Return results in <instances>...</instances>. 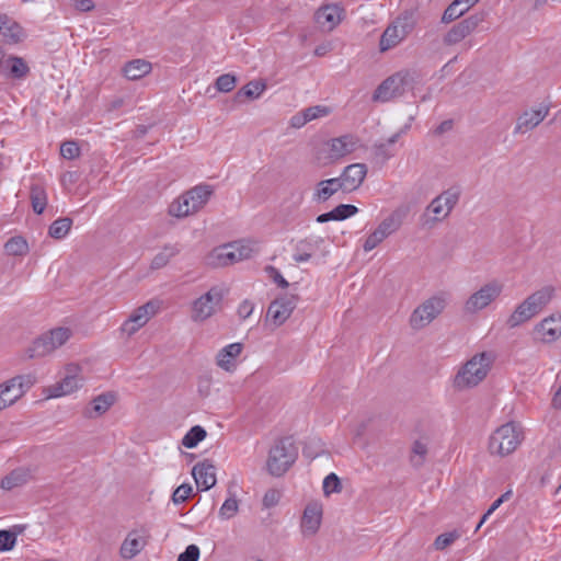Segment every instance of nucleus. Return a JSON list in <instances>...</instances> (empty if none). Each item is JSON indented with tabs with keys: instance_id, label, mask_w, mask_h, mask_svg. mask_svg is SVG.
I'll list each match as a JSON object with an SVG mask.
<instances>
[{
	"instance_id": "nucleus-21",
	"label": "nucleus",
	"mask_w": 561,
	"mask_h": 561,
	"mask_svg": "<svg viewBox=\"0 0 561 561\" xmlns=\"http://www.w3.org/2000/svg\"><path fill=\"white\" fill-rule=\"evenodd\" d=\"M343 12L340 5L328 4L317 10L314 19L321 27L332 31L341 22Z\"/></svg>"
},
{
	"instance_id": "nucleus-20",
	"label": "nucleus",
	"mask_w": 561,
	"mask_h": 561,
	"mask_svg": "<svg viewBox=\"0 0 561 561\" xmlns=\"http://www.w3.org/2000/svg\"><path fill=\"white\" fill-rule=\"evenodd\" d=\"M535 331L543 342H554L561 336V313L545 318L535 327Z\"/></svg>"
},
{
	"instance_id": "nucleus-7",
	"label": "nucleus",
	"mask_w": 561,
	"mask_h": 561,
	"mask_svg": "<svg viewBox=\"0 0 561 561\" xmlns=\"http://www.w3.org/2000/svg\"><path fill=\"white\" fill-rule=\"evenodd\" d=\"M447 301L444 295L433 296L421 304L410 317V325L414 330H421L428 325L446 308Z\"/></svg>"
},
{
	"instance_id": "nucleus-11",
	"label": "nucleus",
	"mask_w": 561,
	"mask_h": 561,
	"mask_svg": "<svg viewBox=\"0 0 561 561\" xmlns=\"http://www.w3.org/2000/svg\"><path fill=\"white\" fill-rule=\"evenodd\" d=\"M410 75L398 72L387 78L375 91L374 100L388 102L394 98L403 95L407 87L410 84Z\"/></svg>"
},
{
	"instance_id": "nucleus-41",
	"label": "nucleus",
	"mask_w": 561,
	"mask_h": 561,
	"mask_svg": "<svg viewBox=\"0 0 561 561\" xmlns=\"http://www.w3.org/2000/svg\"><path fill=\"white\" fill-rule=\"evenodd\" d=\"M9 255L23 256L28 252L27 241L23 237H12L4 244Z\"/></svg>"
},
{
	"instance_id": "nucleus-54",
	"label": "nucleus",
	"mask_w": 561,
	"mask_h": 561,
	"mask_svg": "<svg viewBox=\"0 0 561 561\" xmlns=\"http://www.w3.org/2000/svg\"><path fill=\"white\" fill-rule=\"evenodd\" d=\"M60 154L65 159L72 160L80 154V148L73 140L64 141L60 146Z\"/></svg>"
},
{
	"instance_id": "nucleus-36",
	"label": "nucleus",
	"mask_w": 561,
	"mask_h": 561,
	"mask_svg": "<svg viewBox=\"0 0 561 561\" xmlns=\"http://www.w3.org/2000/svg\"><path fill=\"white\" fill-rule=\"evenodd\" d=\"M8 73L7 76L12 79H24L30 72V67L23 58L18 56H10L7 59Z\"/></svg>"
},
{
	"instance_id": "nucleus-30",
	"label": "nucleus",
	"mask_w": 561,
	"mask_h": 561,
	"mask_svg": "<svg viewBox=\"0 0 561 561\" xmlns=\"http://www.w3.org/2000/svg\"><path fill=\"white\" fill-rule=\"evenodd\" d=\"M146 545V540L137 535V531H130L121 546V556L124 559H131L138 554Z\"/></svg>"
},
{
	"instance_id": "nucleus-24",
	"label": "nucleus",
	"mask_w": 561,
	"mask_h": 561,
	"mask_svg": "<svg viewBox=\"0 0 561 561\" xmlns=\"http://www.w3.org/2000/svg\"><path fill=\"white\" fill-rule=\"evenodd\" d=\"M0 34L10 44H16L24 37L22 26L7 14H0Z\"/></svg>"
},
{
	"instance_id": "nucleus-44",
	"label": "nucleus",
	"mask_w": 561,
	"mask_h": 561,
	"mask_svg": "<svg viewBox=\"0 0 561 561\" xmlns=\"http://www.w3.org/2000/svg\"><path fill=\"white\" fill-rule=\"evenodd\" d=\"M206 437V431L201 425L193 426L183 437L182 445L186 448H194Z\"/></svg>"
},
{
	"instance_id": "nucleus-27",
	"label": "nucleus",
	"mask_w": 561,
	"mask_h": 561,
	"mask_svg": "<svg viewBox=\"0 0 561 561\" xmlns=\"http://www.w3.org/2000/svg\"><path fill=\"white\" fill-rule=\"evenodd\" d=\"M554 293L556 288L551 285H547L529 295L526 300L531 306L533 311L538 314L552 300Z\"/></svg>"
},
{
	"instance_id": "nucleus-4",
	"label": "nucleus",
	"mask_w": 561,
	"mask_h": 561,
	"mask_svg": "<svg viewBox=\"0 0 561 561\" xmlns=\"http://www.w3.org/2000/svg\"><path fill=\"white\" fill-rule=\"evenodd\" d=\"M71 330L68 328H55L35 339L26 348L25 354L31 359L47 356L64 345L71 337Z\"/></svg>"
},
{
	"instance_id": "nucleus-52",
	"label": "nucleus",
	"mask_w": 561,
	"mask_h": 561,
	"mask_svg": "<svg viewBox=\"0 0 561 561\" xmlns=\"http://www.w3.org/2000/svg\"><path fill=\"white\" fill-rule=\"evenodd\" d=\"M11 379L19 387V390H22V394L31 389L36 382V377L32 374L19 375Z\"/></svg>"
},
{
	"instance_id": "nucleus-15",
	"label": "nucleus",
	"mask_w": 561,
	"mask_h": 561,
	"mask_svg": "<svg viewBox=\"0 0 561 561\" xmlns=\"http://www.w3.org/2000/svg\"><path fill=\"white\" fill-rule=\"evenodd\" d=\"M561 472L558 468L541 467L529 474V486L533 489L561 490Z\"/></svg>"
},
{
	"instance_id": "nucleus-64",
	"label": "nucleus",
	"mask_w": 561,
	"mask_h": 561,
	"mask_svg": "<svg viewBox=\"0 0 561 561\" xmlns=\"http://www.w3.org/2000/svg\"><path fill=\"white\" fill-rule=\"evenodd\" d=\"M197 494L198 493H172V501L174 504H182L194 499Z\"/></svg>"
},
{
	"instance_id": "nucleus-9",
	"label": "nucleus",
	"mask_w": 561,
	"mask_h": 561,
	"mask_svg": "<svg viewBox=\"0 0 561 561\" xmlns=\"http://www.w3.org/2000/svg\"><path fill=\"white\" fill-rule=\"evenodd\" d=\"M81 367L77 364H68L65 367V374L60 381L47 388L46 392L49 398H58L67 396L78 390L83 382V377L80 375Z\"/></svg>"
},
{
	"instance_id": "nucleus-46",
	"label": "nucleus",
	"mask_w": 561,
	"mask_h": 561,
	"mask_svg": "<svg viewBox=\"0 0 561 561\" xmlns=\"http://www.w3.org/2000/svg\"><path fill=\"white\" fill-rule=\"evenodd\" d=\"M237 78L231 73H224L219 76L215 81V88L219 92H230L234 89Z\"/></svg>"
},
{
	"instance_id": "nucleus-16",
	"label": "nucleus",
	"mask_w": 561,
	"mask_h": 561,
	"mask_svg": "<svg viewBox=\"0 0 561 561\" xmlns=\"http://www.w3.org/2000/svg\"><path fill=\"white\" fill-rule=\"evenodd\" d=\"M296 305V296H282L272 301L268 306L267 318H270L276 327H279L290 317Z\"/></svg>"
},
{
	"instance_id": "nucleus-60",
	"label": "nucleus",
	"mask_w": 561,
	"mask_h": 561,
	"mask_svg": "<svg viewBox=\"0 0 561 561\" xmlns=\"http://www.w3.org/2000/svg\"><path fill=\"white\" fill-rule=\"evenodd\" d=\"M199 548L196 545H190L184 552L180 553L178 561H198Z\"/></svg>"
},
{
	"instance_id": "nucleus-8",
	"label": "nucleus",
	"mask_w": 561,
	"mask_h": 561,
	"mask_svg": "<svg viewBox=\"0 0 561 561\" xmlns=\"http://www.w3.org/2000/svg\"><path fill=\"white\" fill-rule=\"evenodd\" d=\"M225 296L222 288L214 286L206 294L195 299L192 304L191 319L194 322H203L216 313Z\"/></svg>"
},
{
	"instance_id": "nucleus-25",
	"label": "nucleus",
	"mask_w": 561,
	"mask_h": 561,
	"mask_svg": "<svg viewBox=\"0 0 561 561\" xmlns=\"http://www.w3.org/2000/svg\"><path fill=\"white\" fill-rule=\"evenodd\" d=\"M339 191H342V186L336 178L322 180L318 182L314 186L312 193V202L324 203L329 201Z\"/></svg>"
},
{
	"instance_id": "nucleus-13",
	"label": "nucleus",
	"mask_w": 561,
	"mask_h": 561,
	"mask_svg": "<svg viewBox=\"0 0 561 561\" xmlns=\"http://www.w3.org/2000/svg\"><path fill=\"white\" fill-rule=\"evenodd\" d=\"M483 18L479 14H472L453 25L443 37L445 46H454L462 42L467 36L476 31Z\"/></svg>"
},
{
	"instance_id": "nucleus-3",
	"label": "nucleus",
	"mask_w": 561,
	"mask_h": 561,
	"mask_svg": "<svg viewBox=\"0 0 561 561\" xmlns=\"http://www.w3.org/2000/svg\"><path fill=\"white\" fill-rule=\"evenodd\" d=\"M298 448L290 437L275 442L268 453L266 461L267 471L274 477L283 476L296 461Z\"/></svg>"
},
{
	"instance_id": "nucleus-63",
	"label": "nucleus",
	"mask_w": 561,
	"mask_h": 561,
	"mask_svg": "<svg viewBox=\"0 0 561 561\" xmlns=\"http://www.w3.org/2000/svg\"><path fill=\"white\" fill-rule=\"evenodd\" d=\"M94 7L93 0H77L75 3V8L80 12H90Z\"/></svg>"
},
{
	"instance_id": "nucleus-23",
	"label": "nucleus",
	"mask_w": 561,
	"mask_h": 561,
	"mask_svg": "<svg viewBox=\"0 0 561 561\" xmlns=\"http://www.w3.org/2000/svg\"><path fill=\"white\" fill-rule=\"evenodd\" d=\"M358 146V138L346 134L330 141V156L334 159L343 158L352 153Z\"/></svg>"
},
{
	"instance_id": "nucleus-39",
	"label": "nucleus",
	"mask_w": 561,
	"mask_h": 561,
	"mask_svg": "<svg viewBox=\"0 0 561 561\" xmlns=\"http://www.w3.org/2000/svg\"><path fill=\"white\" fill-rule=\"evenodd\" d=\"M30 199L33 211L37 215L43 214L47 205V195L44 187L39 184H33L31 186Z\"/></svg>"
},
{
	"instance_id": "nucleus-43",
	"label": "nucleus",
	"mask_w": 561,
	"mask_h": 561,
	"mask_svg": "<svg viewBox=\"0 0 561 561\" xmlns=\"http://www.w3.org/2000/svg\"><path fill=\"white\" fill-rule=\"evenodd\" d=\"M469 9L459 1L454 0L444 11L442 15V23H450L462 16Z\"/></svg>"
},
{
	"instance_id": "nucleus-51",
	"label": "nucleus",
	"mask_w": 561,
	"mask_h": 561,
	"mask_svg": "<svg viewBox=\"0 0 561 561\" xmlns=\"http://www.w3.org/2000/svg\"><path fill=\"white\" fill-rule=\"evenodd\" d=\"M236 252V261L240 262L252 257L254 249L248 243L233 242L231 243Z\"/></svg>"
},
{
	"instance_id": "nucleus-1",
	"label": "nucleus",
	"mask_w": 561,
	"mask_h": 561,
	"mask_svg": "<svg viewBox=\"0 0 561 561\" xmlns=\"http://www.w3.org/2000/svg\"><path fill=\"white\" fill-rule=\"evenodd\" d=\"M494 358L492 352H481L472 356L455 376L454 386L459 390L478 386L486 377Z\"/></svg>"
},
{
	"instance_id": "nucleus-62",
	"label": "nucleus",
	"mask_w": 561,
	"mask_h": 561,
	"mask_svg": "<svg viewBox=\"0 0 561 561\" xmlns=\"http://www.w3.org/2000/svg\"><path fill=\"white\" fill-rule=\"evenodd\" d=\"M279 493H265L263 497V506L266 508L275 506L279 502Z\"/></svg>"
},
{
	"instance_id": "nucleus-45",
	"label": "nucleus",
	"mask_w": 561,
	"mask_h": 561,
	"mask_svg": "<svg viewBox=\"0 0 561 561\" xmlns=\"http://www.w3.org/2000/svg\"><path fill=\"white\" fill-rule=\"evenodd\" d=\"M427 446L421 440H415L412 446L410 461L413 467H421L426 459Z\"/></svg>"
},
{
	"instance_id": "nucleus-2",
	"label": "nucleus",
	"mask_w": 561,
	"mask_h": 561,
	"mask_svg": "<svg viewBox=\"0 0 561 561\" xmlns=\"http://www.w3.org/2000/svg\"><path fill=\"white\" fill-rule=\"evenodd\" d=\"M213 194L210 185H197L182 194L169 206V215L184 218L201 210Z\"/></svg>"
},
{
	"instance_id": "nucleus-53",
	"label": "nucleus",
	"mask_w": 561,
	"mask_h": 561,
	"mask_svg": "<svg viewBox=\"0 0 561 561\" xmlns=\"http://www.w3.org/2000/svg\"><path fill=\"white\" fill-rule=\"evenodd\" d=\"M16 531L0 530V551L11 550L16 542Z\"/></svg>"
},
{
	"instance_id": "nucleus-10",
	"label": "nucleus",
	"mask_w": 561,
	"mask_h": 561,
	"mask_svg": "<svg viewBox=\"0 0 561 561\" xmlns=\"http://www.w3.org/2000/svg\"><path fill=\"white\" fill-rule=\"evenodd\" d=\"M503 285L496 280H492L483 285L479 290L469 296L465 302V311L467 313H476L486 308L502 293Z\"/></svg>"
},
{
	"instance_id": "nucleus-58",
	"label": "nucleus",
	"mask_w": 561,
	"mask_h": 561,
	"mask_svg": "<svg viewBox=\"0 0 561 561\" xmlns=\"http://www.w3.org/2000/svg\"><path fill=\"white\" fill-rule=\"evenodd\" d=\"M307 121L310 122L312 119L325 116L329 114V108L321 105L310 106L302 111Z\"/></svg>"
},
{
	"instance_id": "nucleus-42",
	"label": "nucleus",
	"mask_w": 561,
	"mask_h": 561,
	"mask_svg": "<svg viewBox=\"0 0 561 561\" xmlns=\"http://www.w3.org/2000/svg\"><path fill=\"white\" fill-rule=\"evenodd\" d=\"M0 393L5 399V403L8 407L14 404L23 394L22 390H19V387L9 379L0 385Z\"/></svg>"
},
{
	"instance_id": "nucleus-17",
	"label": "nucleus",
	"mask_w": 561,
	"mask_h": 561,
	"mask_svg": "<svg viewBox=\"0 0 561 561\" xmlns=\"http://www.w3.org/2000/svg\"><path fill=\"white\" fill-rule=\"evenodd\" d=\"M367 175L365 163H353L344 168L341 175L336 178L342 186V192L351 193L356 191Z\"/></svg>"
},
{
	"instance_id": "nucleus-34",
	"label": "nucleus",
	"mask_w": 561,
	"mask_h": 561,
	"mask_svg": "<svg viewBox=\"0 0 561 561\" xmlns=\"http://www.w3.org/2000/svg\"><path fill=\"white\" fill-rule=\"evenodd\" d=\"M152 66L145 59H134L124 66V75L129 80H138L150 73Z\"/></svg>"
},
{
	"instance_id": "nucleus-12",
	"label": "nucleus",
	"mask_w": 561,
	"mask_h": 561,
	"mask_svg": "<svg viewBox=\"0 0 561 561\" xmlns=\"http://www.w3.org/2000/svg\"><path fill=\"white\" fill-rule=\"evenodd\" d=\"M159 302L150 300L133 311L128 319L122 324V331L128 336L135 334L140 328L147 324L151 317L159 310Z\"/></svg>"
},
{
	"instance_id": "nucleus-26",
	"label": "nucleus",
	"mask_w": 561,
	"mask_h": 561,
	"mask_svg": "<svg viewBox=\"0 0 561 561\" xmlns=\"http://www.w3.org/2000/svg\"><path fill=\"white\" fill-rule=\"evenodd\" d=\"M241 343L229 344L219 351L216 357V363L221 369L232 371L236 368V358L241 354Z\"/></svg>"
},
{
	"instance_id": "nucleus-35",
	"label": "nucleus",
	"mask_w": 561,
	"mask_h": 561,
	"mask_svg": "<svg viewBox=\"0 0 561 561\" xmlns=\"http://www.w3.org/2000/svg\"><path fill=\"white\" fill-rule=\"evenodd\" d=\"M31 479V474L27 469L19 468L13 470L7 477L1 480V488L5 491H10L15 488L23 486Z\"/></svg>"
},
{
	"instance_id": "nucleus-32",
	"label": "nucleus",
	"mask_w": 561,
	"mask_h": 561,
	"mask_svg": "<svg viewBox=\"0 0 561 561\" xmlns=\"http://www.w3.org/2000/svg\"><path fill=\"white\" fill-rule=\"evenodd\" d=\"M209 263L215 266H227L237 263L236 252L231 243L216 248L209 255Z\"/></svg>"
},
{
	"instance_id": "nucleus-31",
	"label": "nucleus",
	"mask_w": 561,
	"mask_h": 561,
	"mask_svg": "<svg viewBox=\"0 0 561 561\" xmlns=\"http://www.w3.org/2000/svg\"><path fill=\"white\" fill-rule=\"evenodd\" d=\"M537 313L533 311L531 306L528 304V301L525 299L523 302L517 305L513 313L507 319V325L510 328H516L520 324L529 321L533 319Z\"/></svg>"
},
{
	"instance_id": "nucleus-48",
	"label": "nucleus",
	"mask_w": 561,
	"mask_h": 561,
	"mask_svg": "<svg viewBox=\"0 0 561 561\" xmlns=\"http://www.w3.org/2000/svg\"><path fill=\"white\" fill-rule=\"evenodd\" d=\"M238 507V500L233 496H230L221 505L219 510V516L222 519H230L237 514Z\"/></svg>"
},
{
	"instance_id": "nucleus-14",
	"label": "nucleus",
	"mask_w": 561,
	"mask_h": 561,
	"mask_svg": "<svg viewBox=\"0 0 561 561\" xmlns=\"http://www.w3.org/2000/svg\"><path fill=\"white\" fill-rule=\"evenodd\" d=\"M323 517V505L317 501L309 502L300 518V530L305 538H310L319 531Z\"/></svg>"
},
{
	"instance_id": "nucleus-38",
	"label": "nucleus",
	"mask_w": 561,
	"mask_h": 561,
	"mask_svg": "<svg viewBox=\"0 0 561 561\" xmlns=\"http://www.w3.org/2000/svg\"><path fill=\"white\" fill-rule=\"evenodd\" d=\"M317 249V243L311 239L300 240L295 248L293 259L297 263L307 262L311 259L312 253Z\"/></svg>"
},
{
	"instance_id": "nucleus-33",
	"label": "nucleus",
	"mask_w": 561,
	"mask_h": 561,
	"mask_svg": "<svg viewBox=\"0 0 561 561\" xmlns=\"http://www.w3.org/2000/svg\"><path fill=\"white\" fill-rule=\"evenodd\" d=\"M182 250V245L179 243H168L164 244L162 250L157 253L150 264V267L152 270H160L164 267L171 259L176 256Z\"/></svg>"
},
{
	"instance_id": "nucleus-19",
	"label": "nucleus",
	"mask_w": 561,
	"mask_h": 561,
	"mask_svg": "<svg viewBox=\"0 0 561 561\" xmlns=\"http://www.w3.org/2000/svg\"><path fill=\"white\" fill-rule=\"evenodd\" d=\"M192 474L197 486L196 491H209L216 484V467L207 460L196 463Z\"/></svg>"
},
{
	"instance_id": "nucleus-49",
	"label": "nucleus",
	"mask_w": 561,
	"mask_h": 561,
	"mask_svg": "<svg viewBox=\"0 0 561 561\" xmlns=\"http://www.w3.org/2000/svg\"><path fill=\"white\" fill-rule=\"evenodd\" d=\"M334 220H345L358 213V208L351 204H341L332 209Z\"/></svg>"
},
{
	"instance_id": "nucleus-47",
	"label": "nucleus",
	"mask_w": 561,
	"mask_h": 561,
	"mask_svg": "<svg viewBox=\"0 0 561 561\" xmlns=\"http://www.w3.org/2000/svg\"><path fill=\"white\" fill-rule=\"evenodd\" d=\"M460 537L458 530L440 534L434 541V547L437 550H444Z\"/></svg>"
},
{
	"instance_id": "nucleus-37",
	"label": "nucleus",
	"mask_w": 561,
	"mask_h": 561,
	"mask_svg": "<svg viewBox=\"0 0 561 561\" xmlns=\"http://www.w3.org/2000/svg\"><path fill=\"white\" fill-rule=\"evenodd\" d=\"M266 89L263 81H250L241 88L234 95L237 102H243L245 98L257 99Z\"/></svg>"
},
{
	"instance_id": "nucleus-28",
	"label": "nucleus",
	"mask_w": 561,
	"mask_h": 561,
	"mask_svg": "<svg viewBox=\"0 0 561 561\" xmlns=\"http://www.w3.org/2000/svg\"><path fill=\"white\" fill-rule=\"evenodd\" d=\"M554 293L556 288L551 285H547L529 295L526 300L531 306L533 311L538 314L552 300Z\"/></svg>"
},
{
	"instance_id": "nucleus-22",
	"label": "nucleus",
	"mask_w": 561,
	"mask_h": 561,
	"mask_svg": "<svg viewBox=\"0 0 561 561\" xmlns=\"http://www.w3.org/2000/svg\"><path fill=\"white\" fill-rule=\"evenodd\" d=\"M409 213L410 207L408 205H401L397 207L388 217H386L377 228L386 237H389L400 229Z\"/></svg>"
},
{
	"instance_id": "nucleus-56",
	"label": "nucleus",
	"mask_w": 561,
	"mask_h": 561,
	"mask_svg": "<svg viewBox=\"0 0 561 561\" xmlns=\"http://www.w3.org/2000/svg\"><path fill=\"white\" fill-rule=\"evenodd\" d=\"M444 206L447 208V213H450L451 209L456 206L459 199V193L454 190H447L438 195Z\"/></svg>"
},
{
	"instance_id": "nucleus-5",
	"label": "nucleus",
	"mask_w": 561,
	"mask_h": 561,
	"mask_svg": "<svg viewBox=\"0 0 561 561\" xmlns=\"http://www.w3.org/2000/svg\"><path fill=\"white\" fill-rule=\"evenodd\" d=\"M522 438V432L515 423L503 424L493 432L489 439L490 453L506 456L517 448Z\"/></svg>"
},
{
	"instance_id": "nucleus-50",
	"label": "nucleus",
	"mask_w": 561,
	"mask_h": 561,
	"mask_svg": "<svg viewBox=\"0 0 561 561\" xmlns=\"http://www.w3.org/2000/svg\"><path fill=\"white\" fill-rule=\"evenodd\" d=\"M426 213H432L435 215V217L433 219L434 221L442 220L449 215V213H447V208L444 206L443 202L440 201V198L438 196L435 197L430 203V205L426 208Z\"/></svg>"
},
{
	"instance_id": "nucleus-59",
	"label": "nucleus",
	"mask_w": 561,
	"mask_h": 561,
	"mask_svg": "<svg viewBox=\"0 0 561 561\" xmlns=\"http://www.w3.org/2000/svg\"><path fill=\"white\" fill-rule=\"evenodd\" d=\"M265 272L274 280V283L277 284L278 287L285 289L289 286V283L283 277L280 272L276 267L267 265L265 267Z\"/></svg>"
},
{
	"instance_id": "nucleus-6",
	"label": "nucleus",
	"mask_w": 561,
	"mask_h": 561,
	"mask_svg": "<svg viewBox=\"0 0 561 561\" xmlns=\"http://www.w3.org/2000/svg\"><path fill=\"white\" fill-rule=\"evenodd\" d=\"M415 20L412 12L405 11L399 15L383 31L379 48L380 51H387L400 44L414 28Z\"/></svg>"
},
{
	"instance_id": "nucleus-29",
	"label": "nucleus",
	"mask_w": 561,
	"mask_h": 561,
	"mask_svg": "<svg viewBox=\"0 0 561 561\" xmlns=\"http://www.w3.org/2000/svg\"><path fill=\"white\" fill-rule=\"evenodd\" d=\"M115 394L112 392L102 393L95 397L91 402V408H87L84 415L93 419L104 414L115 402Z\"/></svg>"
},
{
	"instance_id": "nucleus-57",
	"label": "nucleus",
	"mask_w": 561,
	"mask_h": 561,
	"mask_svg": "<svg viewBox=\"0 0 561 561\" xmlns=\"http://www.w3.org/2000/svg\"><path fill=\"white\" fill-rule=\"evenodd\" d=\"M342 482L340 478L331 472L328 474L322 482V491H340Z\"/></svg>"
},
{
	"instance_id": "nucleus-40",
	"label": "nucleus",
	"mask_w": 561,
	"mask_h": 561,
	"mask_svg": "<svg viewBox=\"0 0 561 561\" xmlns=\"http://www.w3.org/2000/svg\"><path fill=\"white\" fill-rule=\"evenodd\" d=\"M72 226V219L69 217H61L53 221V224L48 228V234L53 239L61 240L64 239L70 231Z\"/></svg>"
},
{
	"instance_id": "nucleus-55",
	"label": "nucleus",
	"mask_w": 561,
	"mask_h": 561,
	"mask_svg": "<svg viewBox=\"0 0 561 561\" xmlns=\"http://www.w3.org/2000/svg\"><path fill=\"white\" fill-rule=\"evenodd\" d=\"M387 237L378 229L376 228L365 240L364 242V250L366 252H369L374 250L379 243H381Z\"/></svg>"
},
{
	"instance_id": "nucleus-61",
	"label": "nucleus",
	"mask_w": 561,
	"mask_h": 561,
	"mask_svg": "<svg viewBox=\"0 0 561 561\" xmlns=\"http://www.w3.org/2000/svg\"><path fill=\"white\" fill-rule=\"evenodd\" d=\"M254 310V305L250 300H243L238 307V316L240 319H248Z\"/></svg>"
},
{
	"instance_id": "nucleus-18",
	"label": "nucleus",
	"mask_w": 561,
	"mask_h": 561,
	"mask_svg": "<svg viewBox=\"0 0 561 561\" xmlns=\"http://www.w3.org/2000/svg\"><path fill=\"white\" fill-rule=\"evenodd\" d=\"M549 107L540 105L537 110H527L522 113L516 122L514 134H524L537 127L548 115Z\"/></svg>"
}]
</instances>
